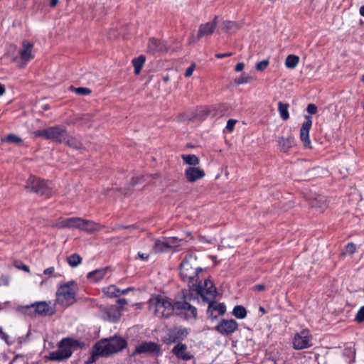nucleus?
<instances>
[{
	"mask_svg": "<svg viewBox=\"0 0 364 364\" xmlns=\"http://www.w3.org/2000/svg\"><path fill=\"white\" fill-rule=\"evenodd\" d=\"M203 269L199 265L197 257L192 252L187 253L180 264V276L183 281L196 280Z\"/></svg>",
	"mask_w": 364,
	"mask_h": 364,
	"instance_id": "obj_3",
	"label": "nucleus"
},
{
	"mask_svg": "<svg viewBox=\"0 0 364 364\" xmlns=\"http://www.w3.org/2000/svg\"><path fill=\"white\" fill-rule=\"evenodd\" d=\"M126 346V341L120 337L102 339L93 347L92 361H95L96 358L100 356L106 357L116 353L124 348Z\"/></svg>",
	"mask_w": 364,
	"mask_h": 364,
	"instance_id": "obj_2",
	"label": "nucleus"
},
{
	"mask_svg": "<svg viewBox=\"0 0 364 364\" xmlns=\"http://www.w3.org/2000/svg\"><path fill=\"white\" fill-rule=\"evenodd\" d=\"M223 28L225 31H230L232 30H237L240 28V26L238 23L230 21H225L223 23Z\"/></svg>",
	"mask_w": 364,
	"mask_h": 364,
	"instance_id": "obj_36",
	"label": "nucleus"
},
{
	"mask_svg": "<svg viewBox=\"0 0 364 364\" xmlns=\"http://www.w3.org/2000/svg\"><path fill=\"white\" fill-rule=\"evenodd\" d=\"M237 123V120L236 119H230L227 122V124H226V129L229 132H232L234 129V127H235V124Z\"/></svg>",
	"mask_w": 364,
	"mask_h": 364,
	"instance_id": "obj_42",
	"label": "nucleus"
},
{
	"mask_svg": "<svg viewBox=\"0 0 364 364\" xmlns=\"http://www.w3.org/2000/svg\"><path fill=\"white\" fill-rule=\"evenodd\" d=\"M77 285L73 282H68L60 285L56 291L55 304L68 307L76 301Z\"/></svg>",
	"mask_w": 364,
	"mask_h": 364,
	"instance_id": "obj_4",
	"label": "nucleus"
},
{
	"mask_svg": "<svg viewBox=\"0 0 364 364\" xmlns=\"http://www.w3.org/2000/svg\"><path fill=\"white\" fill-rule=\"evenodd\" d=\"M289 104H284L282 102H279L278 103V111L279 112L280 117L283 120H287L289 117V114L288 112Z\"/></svg>",
	"mask_w": 364,
	"mask_h": 364,
	"instance_id": "obj_29",
	"label": "nucleus"
},
{
	"mask_svg": "<svg viewBox=\"0 0 364 364\" xmlns=\"http://www.w3.org/2000/svg\"><path fill=\"white\" fill-rule=\"evenodd\" d=\"M109 272L108 267L96 269L87 274V278L93 282H98L102 279Z\"/></svg>",
	"mask_w": 364,
	"mask_h": 364,
	"instance_id": "obj_22",
	"label": "nucleus"
},
{
	"mask_svg": "<svg viewBox=\"0 0 364 364\" xmlns=\"http://www.w3.org/2000/svg\"><path fill=\"white\" fill-rule=\"evenodd\" d=\"M131 290V288L125 289L122 291L120 290V294H127Z\"/></svg>",
	"mask_w": 364,
	"mask_h": 364,
	"instance_id": "obj_58",
	"label": "nucleus"
},
{
	"mask_svg": "<svg viewBox=\"0 0 364 364\" xmlns=\"http://www.w3.org/2000/svg\"><path fill=\"white\" fill-rule=\"evenodd\" d=\"M1 338L7 344L10 345L11 343L9 341V336L4 333L1 331Z\"/></svg>",
	"mask_w": 364,
	"mask_h": 364,
	"instance_id": "obj_48",
	"label": "nucleus"
},
{
	"mask_svg": "<svg viewBox=\"0 0 364 364\" xmlns=\"http://www.w3.org/2000/svg\"><path fill=\"white\" fill-rule=\"evenodd\" d=\"M22 47V50L20 51V56L21 60L24 62L23 65H25L27 62L33 58L32 52L33 44L29 41H23Z\"/></svg>",
	"mask_w": 364,
	"mask_h": 364,
	"instance_id": "obj_18",
	"label": "nucleus"
},
{
	"mask_svg": "<svg viewBox=\"0 0 364 364\" xmlns=\"http://www.w3.org/2000/svg\"><path fill=\"white\" fill-rule=\"evenodd\" d=\"M195 66H196V65L194 63H193L186 69V73H185L186 77H189L192 75V74L194 71V69H195Z\"/></svg>",
	"mask_w": 364,
	"mask_h": 364,
	"instance_id": "obj_45",
	"label": "nucleus"
},
{
	"mask_svg": "<svg viewBox=\"0 0 364 364\" xmlns=\"http://www.w3.org/2000/svg\"><path fill=\"white\" fill-rule=\"evenodd\" d=\"M225 311L226 306L224 304L210 302L208 308V314L212 320H214L218 315H223Z\"/></svg>",
	"mask_w": 364,
	"mask_h": 364,
	"instance_id": "obj_16",
	"label": "nucleus"
},
{
	"mask_svg": "<svg viewBox=\"0 0 364 364\" xmlns=\"http://www.w3.org/2000/svg\"><path fill=\"white\" fill-rule=\"evenodd\" d=\"M36 309L33 311H36L37 315H53L54 314V309L50 306V303H47L46 301H38L36 302Z\"/></svg>",
	"mask_w": 364,
	"mask_h": 364,
	"instance_id": "obj_21",
	"label": "nucleus"
},
{
	"mask_svg": "<svg viewBox=\"0 0 364 364\" xmlns=\"http://www.w3.org/2000/svg\"><path fill=\"white\" fill-rule=\"evenodd\" d=\"M9 284V277L6 275L0 276V286H7Z\"/></svg>",
	"mask_w": 364,
	"mask_h": 364,
	"instance_id": "obj_47",
	"label": "nucleus"
},
{
	"mask_svg": "<svg viewBox=\"0 0 364 364\" xmlns=\"http://www.w3.org/2000/svg\"><path fill=\"white\" fill-rule=\"evenodd\" d=\"M67 131L63 126L49 127L46 129L34 131L35 137H42L57 143H62L66 139Z\"/></svg>",
	"mask_w": 364,
	"mask_h": 364,
	"instance_id": "obj_5",
	"label": "nucleus"
},
{
	"mask_svg": "<svg viewBox=\"0 0 364 364\" xmlns=\"http://www.w3.org/2000/svg\"><path fill=\"white\" fill-rule=\"evenodd\" d=\"M191 289L196 291L205 301L214 299L217 294L216 288L210 279H204L203 282L193 284Z\"/></svg>",
	"mask_w": 364,
	"mask_h": 364,
	"instance_id": "obj_7",
	"label": "nucleus"
},
{
	"mask_svg": "<svg viewBox=\"0 0 364 364\" xmlns=\"http://www.w3.org/2000/svg\"><path fill=\"white\" fill-rule=\"evenodd\" d=\"M36 309V304L35 303L29 304V305H25V306H18L16 308V311L22 314L28 315L30 316H36L37 315L36 311H33Z\"/></svg>",
	"mask_w": 364,
	"mask_h": 364,
	"instance_id": "obj_24",
	"label": "nucleus"
},
{
	"mask_svg": "<svg viewBox=\"0 0 364 364\" xmlns=\"http://www.w3.org/2000/svg\"><path fill=\"white\" fill-rule=\"evenodd\" d=\"M171 352L177 358L182 360H189L193 358V355L188 350L187 345L183 343H178L174 346Z\"/></svg>",
	"mask_w": 364,
	"mask_h": 364,
	"instance_id": "obj_13",
	"label": "nucleus"
},
{
	"mask_svg": "<svg viewBox=\"0 0 364 364\" xmlns=\"http://www.w3.org/2000/svg\"><path fill=\"white\" fill-rule=\"evenodd\" d=\"M189 333V331L186 328H176L172 336L170 338V343H175L177 341L183 340Z\"/></svg>",
	"mask_w": 364,
	"mask_h": 364,
	"instance_id": "obj_23",
	"label": "nucleus"
},
{
	"mask_svg": "<svg viewBox=\"0 0 364 364\" xmlns=\"http://www.w3.org/2000/svg\"><path fill=\"white\" fill-rule=\"evenodd\" d=\"M140 354H149L154 355H161L162 354L161 346L153 341H144L139 343L136 347L132 356Z\"/></svg>",
	"mask_w": 364,
	"mask_h": 364,
	"instance_id": "obj_10",
	"label": "nucleus"
},
{
	"mask_svg": "<svg viewBox=\"0 0 364 364\" xmlns=\"http://www.w3.org/2000/svg\"><path fill=\"white\" fill-rule=\"evenodd\" d=\"M5 92V87L3 85L0 84V95Z\"/></svg>",
	"mask_w": 364,
	"mask_h": 364,
	"instance_id": "obj_57",
	"label": "nucleus"
},
{
	"mask_svg": "<svg viewBox=\"0 0 364 364\" xmlns=\"http://www.w3.org/2000/svg\"><path fill=\"white\" fill-rule=\"evenodd\" d=\"M356 250V247L353 243H348L346 246V252L348 254L353 255Z\"/></svg>",
	"mask_w": 364,
	"mask_h": 364,
	"instance_id": "obj_44",
	"label": "nucleus"
},
{
	"mask_svg": "<svg viewBox=\"0 0 364 364\" xmlns=\"http://www.w3.org/2000/svg\"><path fill=\"white\" fill-rule=\"evenodd\" d=\"M55 269L53 267H48L44 270L45 274H51L54 272Z\"/></svg>",
	"mask_w": 364,
	"mask_h": 364,
	"instance_id": "obj_54",
	"label": "nucleus"
},
{
	"mask_svg": "<svg viewBox=\"0 0 364 364\" xmlns=\"http://www.w3.org/2000/svg\"><path fill=\"white\" fill-rule=\"evenodd\" d=\"M311 205L313 207H318L323 210L325 207H326V200L323 197H319L318 199H316L311 202Z\"/></svg>",
	"mask_w": 364,
	"mask_h": 364,
	"instance_id": "obj_37",
	"label": "nucleus"
},
{
	"mask_svg": "<svg viewBox=\"0 0 364 364\" xmlns=\"http://www.w3.org/2000/svg\"><path fill=\"white\" fill-rule=\"evenodd\" d=\"M60 0H50V5L52 7H55L59 2Z\"/></svg>",
	"mask_w": 364,
	"mask_h": 364,
	"instance_id": "obj_56",
	"label": "nucleus"
},
{
	"mask_svg": "<svg viewBox=\"0 0 364 364\" xmlns=\"http://www.w3.org/2000/svg\"><path fill=\"white\" fill-rule=\"evenodd\" d=\"M75 92L80 95H87L91 92L88 88L85 87L75 88Z\"/></svg>",
	"mask_w": 364,
	"mask_h": 364,
	"instance_id": "obj_43",
	"label": "nucleus"
},
{
	"mask_svg": "<svg viewBox=\"0 0 364 364\" xmlns=\"http://www.w3.org/2000/svg\"><path fill=\"white\" fill-rule=\"evenodd\" d=\"M278 144L282 151H287L294 144V139L291 136L288 138L281 137L278 140Z\"/></svg>",
	"mask_w": 364,
	"mask_h": 364,
	"instance_id": "obj_25",
	"label": "nucleus"
},
{
	"mask_svg": "<svg viewBox=\"0 0 364 364\" xmlns=\"http://www.w3.org/2000/svg\"><path fill=\"white\" fill-rule=\"evenodd\" d=\"M117 304H119V305H121V306H122V305H125V304H127V299H124V298H123V299H119L117 300Z\"/></svg>",
	"mask_w": 364,
	"mask_h": 364,
	"instance_id": "obj_55",
	"label": "nucleus"
},
{
	"mask_svg": "<svg viewBox=\"0 0 364 364\" xmlns=\"http://www.w3.org/2000/svg\"><path fill=\"white\" fill-rule=\"evenodd\" d=\"M16 267L20 269H22L26 272H29V271H30L29 267L27 265H25L23 264H21V265H16Z\"/></svg>",
	"mask_w": 364,
	"mask_h": 364,
	"instance_id": "obj_53",
	"label": "nucleus"
},
{
	"mask_svg": "<svg viewBox=\"0 0 364 364\" xmlns=\"http://www.w3.org/2000/svg\"><path fill=\"white\" fill-rule=\"evenodd\" d=\"M138 257L142 259V260H146L148 258H149V254L147 253H142V252H139L138 253Z\"/></svg>",
	"mask_w": 364,
	"mask_h": 364,
	"instance_id": "obj_52",
	"label": "nucleus"
},
{
	"mask_svg": "<svg viewBox=\"0 0 364 364\" xmlns=\"http://www.w3.org/2000/svg\"><path fill=\"white\" fill-rule=\"evenodd\" d=\"M74 345V341L70 338L63 339L58 346V349L50 353V359L52 360L60 361L71 356L72 346Z\"/></svg>",
	"mask_w": 364,
	"mask_h": 364,
	"instance_id": "obj_8",
	"label": "nucleus"
},
{
	"mask_svg": "<svg viewBox=\"0 0 364 364\" xmlns=\"http://www.w3.org/2000/svg\"><path fill=\"white\" fill-rule=\"evenodd\" d=\"M67 261L70 266L75 267L81 263L82 258L78 254L74 253L68 257Z\"/></svg>",
	"mask_w": 364,
	"mask_h": 364,
	"instance_id": "obj_34",
	"label": "nucleus"
},
{
	"mask_svg": "<svg viewBox=\"0 0 364 364\" xmlns=\"http://www.w3.org/2000/svg\"><path fill=\"white\" fill-rule=\"evenodd\" d=\"M313 336L307 329H304L295 333L293 338V348L296 350H302L313 346Z\"/></svg>",
	"mask_w": 364,
	"mask_h": 364,
	"instance_id": "obj_9",
	"label": "nucleus"
},
{
	"mask_svg": "<svg viewBox=\"0 0 364 364\" xmlns=\"http://www.w3.org/2000/svg\"><path fill=\"white\" fill-rule=\"evenodd\" d=\"M217 18L218 17L215 16L212 22H207L200 26L198 33V38L205 36H209L214 32L217 26Z\"/></svg>",
	"mask_w": 364,
	"mask_h": 364,
	"instance_id": "obj_20",
	"label": "nucleus"
},
{
	"mask_svg": "<svg viewBox=\"0 0 364 364\" xmlns=\"http://www.w3.org/2000/svg\"><path fill=\"white\" fill-rule=\"evenodd\" d=\"M250 80L251 77L247 75H241L240 77L237 78L235 82L237 85H242L249 82Z\"/></svg>",
	"mask_w": 364,
	"mask_h": 364,
	"instance_id": "obj_39",
	"label": "nucleus"
},
{
	"mask_svg": "<svg viewBox=\"0 0 364 364\" xmlns=\"http://www.w3.org/2000/svg\"><path fill=\"white\" fill-rule=\"evenodd\" d=\"M269 65V60H263L260 62H258L256 64V69L259 71H262L267 68V67Z\"/></svg>",
	"mask_w": 364,
	"mask_h": 364,
	"instance_id": "obj_38",
	"label": "nucleus"
},
{
	"mask_svg": "<svg viewBox=\"0 0 364 364\" xmlns=\"http://www.w3.org/2000/svg\"><path fill=\"white\" fill-rule=\"evenodd\" d=\"M360 14L361 16H364V5L362 6L360 9Z\"/></svg>",
	"mask_w": 364,
	"mask_h": 364,
	"instance_id": "obj_59",
	"label": "nucleus"
},
{
	"mask_svg": "<svg viewBox=\"0 0 364 364\" xmlns=\"http://www.w3.org/2000/svg\"><path fill=\"white\" fill-rule=\"evenodd\" d=\"M245 64L243 63H239L236 65L235 70L236 72H240L244 69Z\"/></svg>",
	"mask_w": 364,
	"mask_h": 364,
	"instance_id": "obj_49",
	"label": "nucleus"
},
{
	"mask_svg": "<svg viewBox=\"0 0 364 364\" xmlns=\"http://www.w3.org/2000/svg\"><path fill=\"white\" fill-rule=\"evenodd\" d=\"M307 112L311 114H314L317 112V107L314 104H309L307 107Z\"/></svg>",
	"mask_w": 364,
	"mask_h": 364,
	"instance_id": "obj_46",
	"label": "nucleus"
},
{
	"mask_svg": "<svg viewBox=\"0 0 364 364\" xmlns=\"http://www.w3.org/2000/svg\"><path fill=\"white\" fill-rule=\"evenodd\" d=\"M166 241V246L168 250H171L173 248H176L180 246L181 240L178 239L177 237H165Z\"/></svg>",
	"mask_w": 364,
	"mask_h": 364,
	"instance_id": "obj_35",
	"label": "nucleus"
},
{
	"mask_svg": "<svg viewBox=\"0 0 364 364\" xmlns=\"http://www.w3.org/2000/svg\"><path fill=\"white\" fill-rule=\"evenodd\" d=\"M306 121L302 124L300 129V138L304 146L309 147L311 144L309 131L312 125L311 117L306 116Z\"/></svg>",
	"mask_w": 364,
	"mask_h": 364,
	"instance_id": "obj_14",
	"label": "nucleus"
},
{
	"mask_svg": "<svg viewBox=\"0 0 364 364\" xmlns=\"http://www.w3.org/2000/svg\"><path fill=\"white\" fill-rule=\"evenodd\" d=\"M183 161L191 166H196L199 164V159L194 154H183L181 156Z\"/></svg>",
	"mask_w": 364,
	"mask_h": 364,
	"instance_id": "obj_31",
	"label": "nucleus"
},
{
	"mask_svg": "<svg viewBox=\"0 0 364 364\" xmlns=\"http://www.w3.org/2000/svg\"><path fill=\"white\" fill-rule=\"evenodd\" d=\"M164 80H165V81H167V80H168V78H167V77L164 78Z\"/></svg>",
	"mask_w": 364,
	"mask_h": 364,
	"instance_id": "obj_62",
	"label": "nucleus"
},
{
	"mask_svg": "<svg viewBox=\"0 0 364 364\" xmlns=\"http://www.w3.org/2000/svg\"><path fill=\"white\" fill-rule=\"evenodd\" d=\"M191 300V294L185 291L178 294L173 303L164 296H158L149 299V309L155 315L164 318L170 317L175 312L176 315L183 316L186 319L196 318L197 309L189 303Z\"/></svg>",
	"mask_w": 364,
	"mask_h": 364,
	"instance_id": "obj_1",
	"label": "nucleus"
},
{
	"mask_svg": "<svg viewBox=\"0 0 364 364\" xmlns=\"http://www.w3.org/2000/svg\"><path fill=\"white\" fill-rule=\"evenodd\" d=\"M299 62V56L296 55H289L285 60V66L289 69H294Z\"/></svg>",
	"mask_w": 364,
	"mask_h": 364,
	"instance_id": "obj_27",
	"label": "nucleus"
},
{
	"mask_svg": "<svg viewBox=\"0 0 364 364\" xmlns=\"http://www.w3.org/2000/svg\"><path fill=\"white\" fill-rule=\"evenodd\" d=\"M185 176L188 182L193 183L203 178L205 176V172L198 167L191 166L186 169Z\"/></svg>",
	"mask_w": 364,
	"mask_h": 364,
	"instance_id": "obj_17",
	"label": "nucleus"
},
{
	"mask_svg": "<svg viewBox=\"0 0 364 364\" xmlns=\"http://www.w3.org/2000/svg\"><path fill=\"white\" fill-rule=\"evenodd\" d=\"M5 141L11 142V143H15V144H18V143L21 142V139L18 136H17L15 134H12L8 135L7 137L6 138Z\"/></svg>",
	"mask_w": 364,
	"mask_h": 364,
	"instance_id": "obj_40",
	"label": "nucleus"
},
{
	"mask_svg": "<svg viewBox=\"0 0 364 364\" xmlns=\"http://www.w3.org/2000/svg\"><path fill=\"white\" fill-rule=\"evenodd\" d=\"M77 229L87 232H92L100 230L101 229V226L92 220H84L81 218H79Z\"/></svg>",
	"mask_w": 364,
	"mask_h": 364,
	"instance_id": "obj_19",
	"label": "nucleus"
},
{
	"mask_svg": "<svg viewBox=\"0 0 364 364\" xmlns=\"http://www.w3.org/2000/svg\"><path fill=\"white\" fill-rule=\"evenodd\" d=\"M355 320L358 322H363L364 321V306L358 310L355 316Z\"/></svg>",
	"mask_w": 364,
	"mask_h": 364,
	"instance_id": "obj_41",
	"label": "nucleus"
},
{
	"mask_svg": "<svg viewBox=\"0 0 364 364\" xmlns=\"http://www.w3.org/2000/svg\"><path fill=\"white\" fill-rule=\"evenodd\" d=\"M168 50V46L164 41L157 40L154 38H151L147 44V51L149 53H163Z\"/></svg>",
	"mask_w": 364,
	"mask_h": 364,
	"instance_id": "obj_12",
	"label": "nucleus"
},
{
	"mask_svg": "<svg viewBox=\"0 0 364 364\" xmlns=\"http://www.w3.org/2000/svg\"><path fill=\"white\" fill-rule=\"evenodd\" d=\"M259 310L262 312H264V309L263 307H260L259 308Z\"/></svg>",
	"mask_w": 364,
	"mask_h": 364,
	"instance_id": "obj_61",
	"label": "nucleus"
},
{
	"mask_svg": "<svg viewBox=\"0 0 364 364\" xmlns=\"http://www.w3.org/2000/svg\"><path fill=\"white\" fill-rule=\"evenodd\" d=\"M255 291H262L265 289V286L264 284H257L253 287Z\"/></svg>",
	"mask_w": 364,
	"mask_h": 364,
	"instance_id": "obj_50",
	"label": "nucleus"
},
{
	"mask_svg": "<svg viewBox=\"0 0 364 364\" xmlns=\"http://www.w3.org/2000/svg\"><path fill=\"white\" fill-rule=\"evenodd\" d=\"M237 327V323L235 320L223 319L215 326V330L221 334L228 335L235 331Z\"/></svg>",
	"mask_w": 364,
	"mask_h": 364,
	"instance_id": "obj_11",
	"label": "nucleus"
},
{
	"mask_svg": "<svg viewBox=\"0 0 364 364\" xmlns=\"http://www.w3.org/2000/svg\"><path fill=\"white\" fill-rule=\"evenodd\" d=\"M94 361H92V355L91 356V358H90L89 361H88V363H93Z\"/></svg>",
	"mask_w": 364,
	"mask_h": 364,
	"instance_id": "obj_60",
	"label": "nucleus"
},
{
	"mask_svg": "<svg viewBox=\"0 0 364 364\" xmlns=\"http://www.w3.org/2000/svg\"><path fill=\"white\" fill-rule=\"evenodd\" d=\"M25 188L28 191L46 198L50 197L53 194V189L50 183L36 176H30L28 178Z\"/></svg>",
	"mask_w": 364,
	"mask_h": 364,
	"instance_id": "obj_6",
	"label": "nucleus"
},
{
	"mask_svg": "<svg viewBox=\"0 0 364 364\" xmlns=\"http://www.w3.org/2000/svg\"><path fill=\"white\" fill-rule=\"evenodd\" d=\"M232 315L239 319H243L247 316V311L245 308L240 305H237L232 310Z\"/></svg>",
	"mask_w": 364,
	"mask_h": 364,
	"instance_id": "obj_30",
	"label": "nucleus"
},
{
	"mask_svg": "<svg viewBox=\"0 0 364 364\" xmlns=\"http://www.w3.org/2000/svg\"><path fill=\"white\" fill-rule=\"evenodd\" d=\"M153 250L155 252H163L168 250L166 246V238L163 237L162 239L156 240L154 242Z\"/></svg>",
	"mask_w": 364,
	"mask_h": 364,
	"instance_id": "obj_26",
	"label": "nucleus"
},
{
	"mask_svg": "<svg viewBox=\"0 0 364 364\" xmlns=\"http://www.w3.org/2000/svg\"><path fill=\"white\" fill-rule=\"evenodd\" d=\"M232 55V53H218V54H216L215 56L218 58H225V57H230Z\"/></svg>",
	"mask_w": 364,
	"mask_h": 364,
	"instance_id": "obj_51",
	"label": "nucleus"
},
{
	"mask_svg": "<svg viewBox=\"0 0 364 364\" xmlns=\"http://www.w3.org/2000/svg\"><path fill=\"white\" fill-rule=\"evenodd\" d=\"M103 292L110 297L118 296L120 295V289L114 285H111L104 288Z\"/></svg>",
	"mask_w": 364,
	"mask_h": 364,
	"instance_id": "obj_33",
	"label": "nucleus"
},
{
	"mask_svg": "<svg viewBox=\"0 0 364 364\" xmlns=\"http://www.w3.org/2000/svg\"><path fill=\"white\" fill-rule=\"evenodd\" d=\"M78 217H73V218H58L54 226L57 228H78Z\"/></svg>",
	"mask_w": 364,
	"mask_h": 364,
	"instance_id": "obj_15",
	"label": "nucleus"
},
{
	"mask_svg": "<svg viewBox=\"0 0 364 364\" xmlns=\"http://www.w3.org/2000/svg\"><path fill=\"white\" fill-rule=\"evenodd\" d=\"M63 143L76 149L81 147L80 142L77 139L70 136L68 132L66 133V139Z\"/></svg>",
	"mask_w": 364,
	"mask_h": 364,
	"instance_id": "obj_32",
	"label": "nucleus"
},
{
	"mask_svg": "<svg viewBox=\"0 0 364 364\" xmlns=\"http://www.w3.org/2000/svg\"><path fill=\"white\" fill-rule=\"evenodd\" d=\"M145 56L144 55H139L137 58H134L132 60V64L134 68V73L136 75L139 74L144 63H145Z\"/></svg>",
	"mask_w": 364,
	"mask_h": 364,
	"instance_id": "obj_28",
	"label": "nucleus"
}]
</instances>
